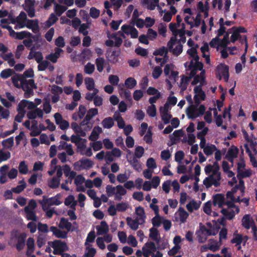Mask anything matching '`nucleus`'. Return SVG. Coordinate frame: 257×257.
<instances>
[{"label":"nucleus","instance_id":"obj_1","mask_svg":"<svg viewBox=\"0 0 257 257\" xmlns=\"http://www.w3.org/2000/svg\"><path fill=\"white\" fill-rule=\"evenodd\" d=\"M27 235L25 233H21L17 229H13L10 234V242L11 245H15L18 251L22 250L25 246Z\"/></svg>","mask_w":257,"mask_h":257},{"label":"nucleus","instance_id":"obj_2","mask_svg":"<svg viewBox=\"0 0 257 257\" xmlns=\"http://www.w3.org/2000/svg\"><path fill=\"white\" fill-rule=\"evenodd\" d=\"M48 243L53 248V253L55 255H60L69 250L67 243L61 240L48 241Z\"/></svg>","mask_w":257,"mask_h":257},{"label":"nucleus","instance_id":"obj_3","mask_svg":"<svg viewBox=\"0 0 257 257\" xmlns=\"http://www.w3.org/2000/svg\"><path fill=\"white\" fill-rule=\"evenodd\" d=\"M243 150L241 151V155H240L239 162L237 163V176H240L242 178L249 177L252 175V171L250 169H247L243 171L241 169H244L245 167V163L243 157Z\"/></svg>","mask_w":257,"mask_h":257},{"label":"nucleus","instance_id":"obj_4","mask_svg":"<svg viewBox=\"0 0 257 257\" xmlns=\"http://www.w3.org/2000/svg\"><path fill=\"white\" fill-rule=\"evenodd\" d=\"M61 197L60 194H56L54 197L51 198H47L46 196H43V200H39V203L42 205V208L44 211L47 210L45 208L46 205L52 206V205H59L62 203V202L59 200Z\"/></svg>","mask_w":257,"mask_h":257},{"label":"nucleus","instance_id":"obj_5","mask_svg":"<svg viewBox=\"0 0 257 257\" xmlns=\"http://www.w3.org/2000/svg\"><path fill=\"white\" fill-rule=\"evenodd\" d=\"M177 37H172L170 38V40L167 43V47L169 51L170 52H172V54L176 56H179L183 51V45L181 44V43H178V44L175 47V48H173L174 45L177 43Z\"/></svg>","mask_w":257,"mask_h":257},{"label":"nucleus","instance_id":"obj_6","mask_svg":"<svg viewBox=\"0 0 257 257\" xmlns=\"http://www.w3.org/2000/svg\"><path fill=\"white\" fill-rule=\"evenodd\" d=\"M194 99L195 105L191 104V105L186 109L187 116L188 119H194L196 118L197 113H196V111L197 109L198 106L199 105L201 102L198 98V94H195L194 95Z\"/></svg>","mask_w":257,"mask_h":257},{"label":"nucleus","instance_id":"obj_7","mask_svg":"<svg viewBox=\"0 0 257 257\" xmlns=\"http://www.w3.org/2000/svg\"><path fill=\"white\" fill-rule=\"evenodd\" d=\"M221 179V178H219V176L216 177L211 174L204 179L203 183L207 188L211 187L212 185H214L215 187H218L220 185V181Z\"/></svg>","mask_w":257,"mask_h":257},{"label":"nucleus","instance_id":"obj_8","mask_svg":"<svg viewBox=\"0 0 257 257\" xmlns=\"http://www.w3.org/2000/svg\"><path fill=\"white\" fill-rule=\"evenodd\" d=\"M238 153L239 149L234 145H232L227 152L225 158L232 164V166H233L234 159L237 158Z\"/></svg>","mask_w":257,"mask_h":257},{"label":"nucleus","instance_id":"obj_9","mask_svg":"<svg viewBox=\"0 0 257 257\" xmlns=\"http://www.w3.org/2000/svg\"><path fill=\"white\" fill-rule=\"evenodd\" d=\"M143 254L144 257H149V254L157 250L155 243L153 241L147 242L142 247Z\"/></svg>","mask_w":257,"mask_h":257},{"label":"nucleus","instance_id":"obj_10","mask_svg":"<svg viewBox=\"0 0 257 257\" xmlns=\"http://www.w3.org/2000/svg\"><path fill=\"white\" fill-rule=\"evenodd\" d=\"M216 69L223 76L224 81L228 82L229 77L228 66L224 63H220L217 66Z\"/></svg>","mask_w":257,"mask_h":257},{"label":"nucleus","instance_id":"obj_11","mask_svg":"<svg viewBox=\"0 0 257 257\" xmlns=\"http://www.w3.org/2000/svg\"><path fill=\"white\" fill-rule=\"evenodd\" d=\"M255 225V222L249 214L244 215L242 218V225L246 229Z\"/></svg>","mask_w":257,"mask_h":257},{"label":"nucleus","instance_id":"obj_12","mask_svg":"<svg viewBox=\"0 0 257 257\" xmlns=\"http://www.w3.org/2000/svg\"><path fill=\"white\" fill-rule=\"evenodd\" d=\"M213 205L218 206L219 208H222L225 205V198L222 194H216L213 196Z\"/></svg>","mask_w":257,"mask_h":257},{"label":"nucleus","instance_id":"obj_13","mask_svg":"<svg viewBox=\"0 0 257 257\" xmlns=\"http://www.w3.org/2000/svg\"><path fill=\"white\" fill-rule=\"evenodd\" d=\"M26 26L35 34L38 33L40 31L38 20H28Z\"/></svg>","mask_w":257,"mask_h":257},{"label":"nucleus","instance_id":"obj_14","mask_svg":"<svg viewBox=\"0 0 257 257\" xmlns=\"http://www.w3.org/2000/svg\"><path fill=\"white\" fill-rule=\"evenodd\" d=\"M50 231L53 232V234L55 237L59 238L64 239L67 236V232L61 230L54 226H52L50 227Z\"/></svg>","mask_w":257,"mask_h":257},{"label":"nucleus","instance_id":"obj_15","mask_svg":"<svg viewBox=\"0 0 257 257\" xmlns=\"http://www.w3.org/2000/svg\"><path fill=\"white\" fill-rule=\"evenodd\" d=\"M36 88V85H35V81L34 79H29L27 80L26 78L22 81V84H21V88L25 91L31 88Z\"/></svg>","mask_w":257,"mask_h":257},{"label":"nucleus","instance_id":"obj_16","mask_svg":"<svg viewBox=\"0 0 257 257\" xmlns=\"http://www.w3.org/2000/svg\"><path fill=\"white\" fill-rule=\"evenodd\" d=\"M98 235H103L107 233L109 231V227L105 221H101L100 225L96 227Z\"/></svg>","mask_w":257,"mask_h":257},{"label":"nucleus","instance_id":"obj_17","mask_svg":"<svg viewBox=\"0 0 257 257\" xmlns=\"http://www.w3.org/2000/svg\"><path fill=\"white\" fill-rule=\"evenodd\" d=\"M126 220L127 224L133 230H137L139 228V225L143 224L140 223V220L137 218L135 219H133L131 217H127Z\"/></svg>","mask_w":257,"mask_h":257},{"label":"nucleus","instance_id":"obj_18","mask_svg":"<svg viewBox=\"0 0 257 257\" xmlns=\"http://www.w3.org/2000/svg\"><path fill=\"white\" fill-rule=\"evenodd\" d=\"M24 79V76L22 74H18L13 76L11 78V80L14 85L18 88H21L22 81H23Z\"/></svg>","mask_w":257,"mask_h":257},{"label":"nucleus","instance_id":"obj_19","mask_svg":"<svg viewBox=\"0 0 257 257\" xmlns=\"http://www.w3.org/2000/svg\"><path fill=\"white\" fill-rule=\"evenodd\" d=\"M59 226L60 228L66 229L69 231L72 227V223L67 219L62 217L60 219Z\"/></svg>","mask_w":257,"mask_h":257},{"label":"nucleus","instance_id":"obj_20","mask_svg":"<svg viewBox=\"0 0 257 257\" xmlns=\"http://www.w3.org/2000/svg\"><path fill=\"white\" fill-rule=\"evenodd\" d=\"M136 213L139 216L137 218L140 220V223H144L146 218L144 209L141 206L137 207L136 208Z\"/></svg>","mask_w":257,"mask_h":257},{"label":"nucleus","instance_id":"obj_21","mask_svg":"<svg viewBox=\"0 0 257 257\" xmlns=\"http://www.w3.org/2000/svg\"><path fill=\"white\" fill-rule=\"evenodd\" d=\"M25 211L26 213L27 220H32V221H37V217L35 212L30 209L28 206L25 208Z\"/></svg>","mask_w":257,"mask_h":257},{"label":"nucleus","instance_id":"obj_22","mask_svg":"<svg viewBox=\"0 0 257 257\" xmlns=\"http://www.w3.org/2000/svg\"><path fill=\"white\" fill-rule=\"evenodd\" d=\"M35 240L32 237L28 238L27 241V254L30 255L34 251Z\"/></svg>","mask_w":257,"mask_h":257},{"label":"nucleus","instance_id":"obj_23","mask_svg":"<svg viewBox=\"0 0 257 257\" xmlns=\"http://www.w3.org/2000/svg\"><path fill=\"white\" fill-rule=\"evenodd\" d=\"M83 169H88L91 168L93 165V162L89 159L83 158L80 160Z\"/></svg>","mask_w":257,"mask_h":257},{"label":"nucleus","instance_id":"obj_24","mask_svg":"<svg viewBox=\"0 0 257 257\" xmlns=\"http://www.w3.org/2000/svg\"><path fill=\"white\" fill-rule=\"evenodd\" d=\"M221 213L226 219L229 220L232 219L235 215V213L233 210L228 211L225 208H222Z\"/></svg>","mask_w":257,"mask_h":257},{"label":"nucleus","instance_id":"obj_25","mask_svg":"<svg viewBox=\"0 0 257 257\" xmlns=\"http://www.w3.org/2000/svg\"><path fill=\"white\" fill-rule=\"evenodd\" d=\"M101 123L104 128L109 129L113 126L114 121L111 117H107L102 121Z\"/></svg>","mask_w":257,"mask_h":257},{"label":"nucleus","instance_id":"obj_26","mask_svg":"<svg viewBox=\"0 0 257 257\" xmlns=\"http://www.w3.org/2000/svg\"><path fill=\"white\" fill-rule=\"evenodd\" d=\"M179 216L181 223H185L189 216V213L183 207L179 208Z\"/></svg>","mask_w":257,"mask_h":257},{"label":"nucleus","instance_id":"obj_27","mask_svg":"<svg viewBox=\"0 0 257 257\" xmlns=\"http://www.w3.org/2000/svg\"><path fill=\"white\" fill-rule=\"evenodd\" d=\"M159 236V231L157 228L155 227H152L150 229L149 237L153 240L157 241L159 239H161Z\"/></svg>","mask_w":257,"mask_h":257},{"label":"nucleus","instance_id":"obj_28","mask_svg":"<svg viewBox=\"0 0 257 257\" xmlns=\"http://www.w3.org/2000/svg\"><path fill=\"white\" fill-rule=\"evenodd\" d=\"M2 144L4 148L11 150L14 144L13 137L4 140Z\"/></svg>","mask_w":257,"mask_h":257},{"label":"nucleus","instance_id":"obj_29","mask_svg":"<svg viewBox=\"0 0 257 257\" xmlns=\"http://www.w3.org/2000/svg\"><path fill=\"white\" fill-rule=\"evenodd\" d=\"M98 114V110L97 108H90L87 112V114L85 117V119L86 120H88L90 121V120L93 118V117L97 115Z\"/></svg>","mask_w":257,"mask_h":257},{"label":"nucleus","instance_id":"obj_30","mask_svg":"<svg viewBox=\"0 0 257 257\" xmlns=\"http://www.w3.org/2000/svg\"><path fill=\"white\" fill-rule=\"evenodd\" d=\"M85 84L87 89L91 91L94 89L95 83L94 79L91 77H86L84 79Z\"/></svg>","mask_w":257,"mask_h":257},{"label":"nucleus","instance_id":"obj_31","mask_svg":"<svg viewBox=\"0 0 257 257\" xmlns=\"http://www.w3.org/2000/svg\"><path fill=\"white\" fill-rule=\"evenodd\" d=\"M105 60L102 57H98L95 60V64L96 65L97 69L99 72H102L104 69V65Z\"/></svg>","mask_w":257,"mask_h":257},{"label":"nucleus","instance_id":"obj_32","mask_svg":"<svg viewBox=\"0 0 257 257\" xmlns=\"http://www.w3.org/2000/svg\"><path fill=\"white\" fill-rule=\"evenodd\" d=\"M130 163L133 168L138 172H140L142 170L140 162L135 157H134L133 159L130 161Z\"/></svg>","mask_w":257,"mask_h":257},{"label":"nucleus","instance_id":"obj_33","mask_svg":"<svg viewBox=\"0 0 257 257\" xmlns=\"http://www.w3.org/2000/svg\"><path fill=\"white\" fill-rule=\"evenodd\" d=\"M194 91L196 94H198V96H200L201 100H204L206 98V95L205 92L202 90L201 85L196 86L194 88Z\"/></svg>","mask_w":257,"mask_h":257},{"label":"nucleus","instance_id":"obj_34","mask_svg":"<svg viewBox=\"0 0 257 257\" xmlns=\"http://www.w3.org/2000/svg\"><path fill=\"white\" fill-rule=\"evenodd\" d=\"M124 84L127 88L133 89L137 85V81L133 77H129L125 80Z\"/></svg>","mask_w":257,"mask_h":257},{"label":"nucleus","instance_id":"obj_35","mask_svg":"<svg viewBox=\"0 0 257 257\" xmlns=\"http://www.w3.org/2000/svg\"><path fill=\"white\" fill-rule=\"evenodd\" d=\"M66 10L67 7L65 6L55 4L54 11L58 17H60Z\"/></svg>","mask_w":257,"mask_h":257},{"label":"nucleus","instance_id":"obj_36","mask_svg":"<svg viewBox=\"0 0 257 257\" xmlns=\"http://www.w3.org/2000/svg\"><path fill=\"white\" fill-rule=\"evenodd\" d=\"M217 150V148L214 145L210 146L207 145L205 148L203 149V152L207 156H210L213 154L214 151Z\"/></svg>","mask_w":257,"mask_h":257},{"label":"nucleus","instance_id":"obj_37","mask_svg":"<svg viewBox=\"0 0 257 257\" xmlns=\"http://www.w3.org/2000/svg\"><path fill=\"white\" fill-rule=\"evenodd\" d=\"M185 28H182L181 29H178L177 30V32L176 33L177 35L178 34L179 35V36L180 37V39L177 40V43H181V42H182L183 43H185L186 42V37L185 36Z\"/></svg>","mask_w":257,"mask_h":257},{"label":"nucleus","instance_id":"obj_38","mask_svg":"<svg viewBox=\"0 0 257 257\" xmlns=\"http://www.w3.org/2000/svg\"><path fill=\"white\" fill-rule=\"evenodd\" d=\"M120 50L117 51H113L111 54V59L110 60V62L113 64L117 63L119 61L118 57L120 55Z\"/></svg>","mask_w":257,"mask_h":257},{"label":"nucleus","instance_id":"obj_39","mask_svg":"<svg viewBox=\"0 0 257 257\" xmlns=\"http://www.w3.org/2000/svg\"><path fill=\"white\" fill-rule=\"evenodd\" d=\"M13 72V70L11 69H6L2 71L0 76L3 79H7L12 75Z\"/></svg>","mask_w":257,"mask_h":257},{"label":"nucleus","instance_id":"obj_40","mask_svg":"<svg viewBox=\"0 0 257 257\" xmlns=\"http://www.w3.org/2000/svg\"><path fill=\"white\" fill-rule=\"evenodd\" d=\"M19 171L21 174H26L28 173V168L25 161H23L20 162L19 165Z\"/></svg>","mask_w":257,"mask_h":257},{"label":"nucleus","instance_id":"obj_41","mask_svg":"<svg viewBox=\"0 0 257 257\" xmlns=\"http://www.w3.org/2000/svg\"><path fill=\"white\" fill-rule=\"evenodd\" d=\"M60 182V179L54 177L49 183V186L51 188L55 189L59 187Z\"/></svg>","mask_w":257,"mask_h":257},{"label":"nucleus","instance_id":"obj_42","mask_svg":"<svg viewBox=\"0 0 257 257\" xmlns=\"http://www.w3.org/2000/svg\"><path fill=\"white\" fill-rule=\"evenodd\" d=\"M242 242V237L240 234H237L235 237H234L231 240V242L232 243H236V245H238V249H240L241 248L240 244Z\"/></svg>","mask_w":257,"mask_h":257},{"label":"nucleus","instance_id":"obj_43","mask_svg":"<svg viewBox=\"0 0 257 257\" xmlns=\"http://www.w3.org/2000/svg\"><path fill=\"white\" fill-rule=\"evenodd\" d=\"M168 50L167 48L165 47H162L156 51L154 52L153 54L154 55H160V56H163L164 54H165V57H167V54L168 53Z\"/></svg>","mask_w":257,"mask_h":257},{"label":"nucleus","instance_id":"obj_44","mask_svg":"<svg viewBox=\"0 0 257 257\" xmlns=\"http://www.w3.org/2000/svg\"><path fill=\"white\" fill-rule=\"evenodd\" d=\"M28 102V100L23 99L20 101L17 107L18 112H21L26 113V111L25 109V108L27 107L26 103Z\"/></svg>","mask_w":257,"mask_h":257},{"label":"nucleus","instance_id":"obj_45","mask_svg":"<svg viewBox=\"0 0 257 257\" xmlns=\"http://www.w3.org/2000/svg\"><path fill=\"white\" fill-rule=\"evenodd\" d=\"M213 166V173L211 175H213V176L218 177V176L219 178L221 177V172L219 171L220 169V167L217 162H215L213 163V164L212 165Z\"/></svg>","mask_w":257,"mask_h":257},{"label":"nucleus","instance_id":"obj_46","mask_svg":"<svg viewBox=\"0 0 257 257\" xmlns=\"http://www.w3.org/2000/svg\"><path fill=\"white\" fill-rule=\"evenodd\" d=\"M58 18L57 16L53 13L51 14L48 20L46 22V25L48 27H50L52 26L54 24H55L58 20Z\"/></svg>","mask_w":257,"mask_h":257},{"label":"nucleus","instance_id":"obj_47","mask_svg":"<svg viewBox=\"0 0 257 257\" xmlns=\"http://www.w3.org/2000/svg\"><path fill=\"white\" fill-rule=\"evenodd\" d=\"M119 93L120 95H123L125 99L128 100H132L131 93L129 90H125L123 88L119 87Z\"/></svg>","mask_w":257,"mask_h":257},{"label":"nucleus","instance_id":"obj_48","mask_svg":"<svg viewBox=\"0 0 257 257\" xmlns=\"http://www.w3.org/2000/svg\"><path fill=\"white\" fill-rule=\"evenodd\" d=\"M119 81V78L117 75H110L108 77L109 82L113 86H116Z\"/></svg>","mask_w":257,"mask_h":257},{"label":"nucleus","instance_id":"obj_49","mask_svg":"<svg viewBox=\"0 0 257 257\" xmlns=\"http://www.w3.org/2000/svg\"><path fill=\"white\" fill-rule=\"evenodd\" d=\"M38 70L40 71H43L47 68L50 64V62L47 60H43L38 63Z\"/></svg>","mask_w":257,"mask_h":257},{"label":"nucleus","instance_id":"obj_50","mask_svg":"<svg viewBox=\"0 0 257 257\" xmlns=\"http://www.w3.org/2000/svg\"><path fill=\"white\" fill-rule=\"evenodd\" d=\"M188 69L190 70L189 77H190L191 78H193L194 76L197 75L196 74L198 72V70L194 68L193 60H191V61L190 62L188 66Z\"/></svg>","mask_w":257,"mask_h":257},{"label":"nucleus","instance_id":"obj_51","mask_svg":"<svg viewBox=\"0 0 257 257\" xmlns=\"http://www.w3.org/2000/svg\"><path fill=\"white\" fill-rule=\"evenodd\" d=\"M94 69H95L94 65L91 64L90 62L88 63L84 66V72L85 73H86L87 74H92L94 72Z\"/></svg>","mask_w":257,"mask_h":257},{"label":"nucleus","instance_id":"obj_52","mask_svg":"<svg viewBox=\"0 0 257 257\" xmlns=\"http://www.w3.org/2000/svg\"><path fill=\"white\" fill-rule=\"evenodd\" d=\"M116 187H113L110 185H107L106 187V192L108 197H111L114 195L116 192Z\"/></svg>","mask_w":257,"mask_h":257},{"label":"nucleus","instance_id":"obj_53","mask_svg":"<svg viewBox=\"0 0 257 257\" xmlns=\"http://www.w3.org/2000/svg\"><path fill=\"white\" fill-rule=\"evenodd\" d=\"M86 113V108L83 105L80 104L79 106L78 111L77 112L79 119H82Z\"/></svg>","mask_w":257,"mask_h":257},{"label":"nucleus","instance_id":"obj_54","mask_svg":"<svg viewBox=\"0 0 257 257\" xmlns=\"http://www.w3.org/2000/svg\"><path fill=\"white\" fill-rule=\"evenodd\" d=\"M25 10L27 12L29 17L33 18L35 15V6H25Z\"/></svg>","mask_w":257,"mask_h":257},{"label":"nucleus","instance_id":"obj_55","mask_svg":"<svg viewBox=\"0 0 257 257\" xmlns=\"http://www.w3.org/2000/svg\"><path fill=\"white\" fill-rule=\"evenodd\" d=\"M11 158V153L0 150V163L8 160Z\"/></svg>","mask_w":257,"mask_h":257},{"label":"nucleus","instance_id":"obj_56","mask_svg":"<svg viewBox=\"0 0 257 257\" xmlns=\"http://www.w3.org/2000/svg\"><path fill=\"white\" fill-rule=\"evenodd\" d=\"M147 113L151 117H155L156 115L157 110L154 104L148 106Z\"/></svg>","mask_w":257,"mask_h":257},{"label":"nucleus","instance_id":"obj_57","mask_svg":"<svg viewBox=\"0 0 257 257\" xmlns=\"http://www.w3.org/2000/svg\"><path fill=\"white\" fill-rule=\"evenodd\" d=\"M145 150L143 147L138 146L136 147L135 152V157L136 158H140L144 154Z\"/></svg>","mask_w":257,"mask_h":257},{"label":"nucleus","instance_id":"obj_58","mask_svg":"<svg viewBox=\"0 0 257 257\" xmlns=\"http://www.w3.org/2000/svg\"><path fill=\"white\" fill-rule=\"evenodd\" d=\"M229 33H226L224 36L223 38L220 40V46L223 48H226L227 46L229 44Z\"/></svg>","mask_w":257,"mask_h":257},{"label":"nucleus","instance_id":"obj_59","mask_svg":"<svg viewBox=\"0 0 257 257\" xmlns=\"http://www.w3.org/2000/svg\"><path fill=\"white\" fill-rule=\"evenodd\" d=\"M152 135L153 133L152 131L149 129L144 137V140L147 144H151L152 143Z\"/></svg>","mask_w":257,"mask_h":257},{"label":"nucleus","instance_id":"obj_60","mask_svg":"<svg viewBox=\"0 0 257 257\" xmlns=\"http://www.w3.org/2000/svg\"><path fill=\"white\" fill-rule=\"evenodd\" d=\"M89 15L93 19H97L100 15V11L95 7H92L90 9Z\"/></svg>","mask_w":257,"mask_h":257},{"label":"nucleus","instance_id":"obj_61","mask_svg":"<svg viewBox=\"0 0 257 257\" xmlns=\"http://www.w3.org/2000/svg\"><path fill=\"white\" fill-rule=\"evenodd\" d=\"M152 222L154 226L159 227L162 223L161 217L160 215H156L155 216L152 218Z\"/></svg>","mask_w":257,"mask_h":257},{"label":"nucleus","instance_id":"obj_62","mask_svg":"<svg viewBox=\"0 0 257 257\" xmlns=\"http://www.w3.org/2000/svg\"><path fill=\"white\" fill-rule=\"evenodd\" d=\"M55 44L57 46V48H63L65 46V43L64 39L62 36H59L55 41Z\"/></svg>","mask_w":257,"mask_h":257},{"label":"nucleus","instance_id":"obj_63","mask_svg":"<svg viewBox=\"0 0 257 257\" xmlns=\"http://www.w3.org/2000/svg\"><path fill=\"white\" fill-rule=\"evenodd\" d=\"M162 73V70L161 67L156 66L153 71V77L154 79H158Z\"/></svg>","mask_w":257,"mask_h":257},{"label":"nucleus","instance_id":"obj_64","mask_svg":"<svg viewBox=\"0 0 257 257\" xmlns=\"http://www.w3.org/2000/svg\"><path fill=\"white\" fill-rule=\"evenodd\" d=\"M54 32V29L53 28H51L45 34V38L48 42H51L52 41Z\"/></svg>","mask_w":257,"mask_h":257}]
</instances>
